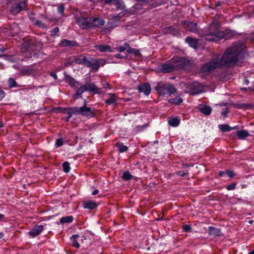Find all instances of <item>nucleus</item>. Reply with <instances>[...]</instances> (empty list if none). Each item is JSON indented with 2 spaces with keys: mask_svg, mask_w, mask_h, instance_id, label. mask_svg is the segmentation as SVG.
I'll return each instance as SVG.
<instances>
[{
  "mask_svg": "<svg viewBox=\"0 0 254 254\" xmlns=\"http://www.w3.org/2000/svg\"><path fill=\"white\" fill-rule=\"evenodd\" d=\"M138 91L143 93L145 95H148L151 92V87L149 83L140 84L137 86Z\"/></svg>",
  "mask_w": 254,
  "mask_h": 254,
  "instance_id": "2eb2a0df",
  "label": "nucleus"
},
{
  "mask_svg": "<svg viewBox=\"0 0 254 254\" xmlns=\"http://www.w3.org/2000/svg\"><path fill=\"white\" fill-rule=\"evenodd\" d=\"M41 48V45L38 42H34L30 44V49L33 51L36 50L37 48Z\"/></svg>",
  "mask_w": 254,
  "mask_h": 254,
  "instance_id": "79ce46f5",
  "label": "nucleus"
},
{
  "mask_svg": "<svg viewBox=\"0 0 254 254\" xmlns=\"http://www.w3.org/2000/svg\"><path fill=\"white\" fill-rule=\"evenodd\" d=\"M84 105L81 107H69L71 113V116L73 115H80L82 116L86 117L88 118L94 117L96 115L95 113L91 110V108L86 106V101L85 100L84 101Z\"/></svg>",
  "mask_w": 254,
  "mask_h": 254,
  "instance_id": "39448f33",
  "label": "nucleus"
},
{
  "mask_svg": "<svg viewBox=\"0 0 254 254\" xmlns=\"http://www.w3.org/2000/svg\"><path fill=\"white\" fill-rule=\"evenodd\" d=\"M220 67L221 66L218 61V59L214 58L209 61L208 62L202 64L199 68V71L201 73L208 74Z\"/></svg>",
  "mask_w": 254,
  "mask_h": 254,
  "instance_id": "0eeeda50",
  "label": "nucleus"
},
{
  "mask_svg": "<svg viewBox=\"0 0 254 254\" xmlns=\"http://www.w3.org/2000/svg\"><path fill=\"white\" fill-rule=\"evenodd\" d=\"M5 95L6 94L4 91L0 88V101L5 97Z\"/></svg>",
  "mask_w": 254,
  "mask_h": 254,
  "instance_id": "3c124183",
  "label": "nucleus"
},
{
  "mask_svg": "<svg viewBox=\"0 0 254 254\" xmlns=\"http://www.w3.org/2000/svg\"><path fill=\"white\" fill-rule=\"evenodd\" d=\"M8 86L10 88L18 87V84L15 79L12 77L9 78L8 80Z\"/></svg>",
  "mask_w": 254,
  "mask_h": 254,
  "instance_id": "ea45409f",
  "label": "nucleus"
},
{
  "mask_svg": "<svg viewBox=\"0 0 254 254\" xmlns=\"http://www.w3.org/2000/svg\"><path fill=\"white\" fill-rule=\"evenodd\" d=\"M115 57L119 59H122L126 58L127 57V55L124 56L121 54H117L115 55Z\"/></svg>",
  "mask_w": 254,
  "mask_h": 254,
  "instance_id": "5fc2aeb1",
  "label": "nucleus"
},
{
  "mask_svg": "<svg viewBox=\"0 0 254 254\" xmlns=\"http://www.w3.org/2000/svg\"><path fill=\"white\" fill-rule=\"evenodd\" d=\"M222 3H223V1H216L214 4V5L215 6V9L217 10V7L220 6Z\"/></svg>",
  "mask_w": 254,
  "mask_h": 254,
  "instance_id": "6e6d98bb",
  "label": "nucleus"
},
{
  "mask_svg": "<svg viewBox=\"0 0 254 254\" xmlns=\"http://www.w3.org/2000/svg\"><path fill=\"white\" fill-rule=\"evenodd\" d=\"M189 93L192 95L198 94L202 92V86L198 83L193 82L190 85L189 88Z\"/></svg>",
  "mask_w": 254,
  "mask_h": 254,
  "instance_id": "f8f14e48",
  "label": "nucleus"
},
{
  "mask_svg": "<svg viewBox=\"0 0 254 254\" xmlns=\"http://www.w3.org/2000/svg\"><path fill=\"white\" fill-rule=\"evenodd\" d=\"M155 90L160 94L163 95H170L177 91V89L173 85L168 83H164L163 82L158 83L157 85L155 87Z\"/></svg>",
  "mask_w": 254,
  "mask_h": 254,
  "instance_id": "6e6552de",
  "label": "nucleus"
},
{
  "mask_svg": "<svg viewBox=\"0 0 254 254\" xmlns=\"http://www.w3.org/2000/svg\"><path fill=\"white\" fill-rule=\"evenodd\" d=\"M180 124V120L177 118H172L168 121V124L173 127H177Z\"/></svg>",
  "mask_w": 254,
  "mask_h": 254,
  "instance_id": "c756f323",
  "label": "nucleus"
},
{
  "mask_svg": "<svg viewBox=\"0 0 254 254\" xmlns=\"http://www.w3.org/2000/svg\"><path fill=\"white\" fill-rule=\"evenodd\" d=\"M208 233L209 235L213 236H221L222 235L220 229L211 226L208 227Z\"/></svg>",
  "mask_w": 254,
  "mask_h": 254,
  "instance_id": "412c9836",
  "label": "nucleus"
},
{
  "mask_svg": "<svg viewBox=\"0 0 254 254\" xmlns=\"http://www.w3.org/2000/svg\"><path fill=\"white\" fill-rule=\"evenodd\" d=\"M235 107L237 109H250L254 107V105L251 104L242 103L235 105Z\"/></svg>",
  "mask_w": 254,
  "mask_h": 254,
  "instance_id": "7c9ffc66",
  "label": "nucleus"
},
{
  "mask_svg": "<svg viewBox=\"0 0 254 254\" xmlns=\"http://www.w3.org/2000/svg\"><path fill=\"white\" fill-rule=\"evenodd\" d=\"M105 4H109L111 2H113L114 0H102Z\"/></svg>",
  "mask_w": 254,
  "mask_h": 254,
  "instance_id": "338daca9",
  "label": "nucleus"
},
{
  "mask_svg": "<svg viewBox=\"0 0 254 254\" xmlns=\"http://www.w3.org/2000/svg\"><path fill=\"white\" fill-rule=\"evenodd\" d=\"M78 45L77 43L75 41L68 40L66 39H63L59 44L60 47H74Z\"/></svg>",
  "mask_w": 254,
  "mask_h": 254,
  "instance_id": "dca6fc26",
  "label": "nucleus"
},
{
  "mask_svg": "<svg viewBox=\"0 0 254 254\" xmlns=\"http://www.w3.org/2000/svg\"><path fill=\"white\" fill-rule=\"evenodd\" d=\"M113 4L116 5L118 9H124L125 8L124 3L122 0H114L113 1Z\"/></svg>",
  "mask_w": 254,
  "mask_h": 254,
  "instance_id": "c9c22d12",
  "label": "nucleus"
},
{
  "mask_svg": "<svg viewBox=\"0 0 254 254\" xmlns=\"http://www.w3.org/2000/svg\"><path fill=\"white\" fill-rule=\"evenodd\" d=\"M128 47H129V44L125 42L124 43V45L121 46L116 47L115 48V49L120 52H123L125 50L127 51V49Z\"/></svg>",
  "mask_w": 254,
  "mask_h": 254,
  "instance_id": "58836bf2",
  "label": "nucleus"
},
{
  "mask_svg": "<svg viewBox=\"0 0 254 254\" xmlns=\"http://www.w3.org/2000/svg\"><path fill=\"white\" fill-rule=\"evenodd\" d=\"M226 175L230 178H233L234 177V173L232 171L227 170V171H226Z\"/></svg>",
  "mask_w": 254,
  "mask_h": 254,
  "instance_id": "603ef678",
  "label": "nucleus"
},
{
  "mask_svg": "<svg viewBox=\"0 0 254 254\" xmlns=\"http://www.w3.org/2000/svg\"><path fill=\"white\" fill-rule=\"evenodd\" d=\"M99 21L98 25H92L91 22L88 21L87 18L82 16L76 18L75 22L83 29H86L89 28L101 27L105 25V22L103 19H100L98 17H94L92 19L93 22Z\"/></svg>",
  "mask_w": 254,
  "mask_h": 254,
  "instance_id": "20e7f679",
  "label": "nucleus"
},
{
  "mask_svg": "<svg viewBox=\"0 0 254 254\" xmlns=\"http://www.w3.org/2000/svg\"><path fill=\"white\" fill-rule=\"evenodd\" d=\"M105 102L108 105L116 104L117 102L116 95L115 94H109V98L105 100Z\"/></svg>",
  "mask_w": 254,
  "mask_h": 254,
  "instance_id": "cd10ccee",
  "label": "nucleus"
},
{
  "mask_svg": "<svg viewBox=\"0 0 254 254\" xmlns=\"http://www.w3.org/2000/svg\"><path fill=\"white\" fill-rule=\"evenodd\" d=\"M63 171L64 172L67 173L69 172L70 168L69 166V163L66 161L63 163L62 165Z\"/></svg>",
  "mask_w": 254,
  "mask_h": 254,
  "instance_id": "a19ab883",
  "label": "nucleus"
},
{
  "mask_svg": "<svg viewBox=\"0 0 254 254\" xmlns=\"http://www.w3.org/2000/svg\"><path fill=\"white\" fill-rule=\"evenodd\" d=\"M88 60L89 58L88 59L84 56L81 55L75 58L74 62L77 64L84 65L86 66Z\"/></svg>",
  "mask_w": 254,
  "mask_h": 254,
  "instance_id": "aec40b11",
  "label": "nucleus"
},
{
  "mask_svg": "<svg viewBox=\"0 0 254 254\" xmlns=\"http://www.w3.org/2000/svg\"><path fill=\"white\" fill-rule=\"evenodd\" d=\"M26 6V2L25 1H20L18 3L13 5L10 9V13L12 14L16 15L22 10L25 9Z\"/></svg>",
  "mask_w": 254,
  "mask_h": 254,
  "instance_id": "9d476101",
  "label": "nucleus"
},
{
  "mask_svg": "<svg viewBox=\"0 0 254 254\" xmlns=\"http://www.w3.org/2000/svg\"><path fill=\"white\" fill-rule=\"evenodd\" d=\"M185 25L186 29L190 32L197 34L198 33V29L197 27V23L193 22H186Z\"/></svg>",
  "mask_w": 254,
  "mask_h": 254,
  "instance_id": "f3484780",
  "label": "nucleus"
},
{
  "mask_svg": "<svg viewBox=\"0 0 254 254\" xmlns=\"http://www.w3.org/2000/svg\"><path fill=\"white\" fill-rule=\"evenodd\" d=\"M71 118V116L69 115V116H67V117H65L64 118V121L66 122H68L69 120V119Z\"/></svg>",
  "mask_w": 254,
  "mask_h": 254,
  "instance_id": "774afa93",
  "label": "nucleus"
},
{
  "mask_svg": "<svg viewBox=\"0 0 254 254\" xmlns=\"http://www.w3.org/2000/svg\"><path fill=\"white\" fill-rule=\"evenodd\" d=\"M64 144V140L63 138H59L56 140L55 145L57 147L62 146Z\"/></svg>",
  "mask_w": 254,
  "mask_h": 254,
  "instance_id": "c03bdc74",
  "label": "nucleus"
},
{
  "mask_svg": "<svg viewBox=\"0 0 254 254\" xmlns=\"http://www.w3.org/2000/svg\"><path fill=\"white\" fill-rule=\"evenodd\" d=\"M170 62L174 64L175 70H188L191 66L190 61L183 57H174L171 59Z\"/></svg>",
  "mask_w": 254,
  "mask_h": 254,
  "instance_id": "423d86ee",
  "label": "nucleus"
},
{
  "mask_svg": "<svg viewBox=\"0 0 254 254\" xmlns=\"http://www.w3.org/2000/svg\"><path fill=\"white\" fill-rule=\"evenodd\" d=\"M226 174V171L225 172L219 171V173H218V175H219V176L220 177H222L223 176H224Z\"/></svg>",
  "mask_w": 254,
  "mask_h": 254,
  "instance_id": "680f3d73",
  "label": "nucleus"
},
{
  "mask_svg": "<svg viewBox=\"0 0 254 254\" xmlns=\"http://www.w3.org/2000/svg\"><path fill=\"white\" fill-rule=\"evenodd\" d=\"M188 173L185 172L183 171H179L177 172V175L181 177H185Z\"/></svg>",
  "mask_w": 254,
  "mask_h": 254,
  "instance_id": "864d4df0",
  "label": "nucleus"
},
{
  "mask_svg": "<svg viewBox=\"0 0 254 254\" xmlns=\"http://www.w3.org/2000/svg\"><path fill=\"white\" fill-rule=\"evenodd\" d=\"M160 69L163 73H168L175 70L174 64H163L160 65Z\"/></svg>",
  "mask_w": 254,
  "mask_h": 254,
  "instance_id": "a211bd4d",
  "label": "nucleus"
},
{
  "mask_svg": "<svg viewBox=\"0 0 254 254\" xmlns=\"http://www.w3.org/2000/svg\"><path fill=\"white\" fill-rule=\"evenodd\" d=\"M44 229L42 225H36L34 227L28 232V235L32 238L38 236Z\"/></svg>",
  "mask_w": 254,
  "mask_h": 254,
  "instance_id": "4468645a",
  "label": "nucleus"
},
{
  "mask_svg": "<svg viewBox=\"0 0 254 254\" xmlns=\"http://www.w3.org/2000/svg\"><path fill=\"white\" fill-rule=\"evenodd\" d=\"M185 41L189 44V45L193 48H197L198 46V40L195 38H193L190 37H187Z\"/></svg>",
  "mask_w": 254,
  "mask_h": 254,
  "instance_id": "5701e85b",
  "label": "nucleus"
},
{
  "mask_svg": "<svg viewBox=\"0 0 254 254\" xmlns=\"http://www.w3.org/2000/svg\"><path fill=\"white\" fill-rule=\"evenodd\" d=\"M236 134L239 139L241 140L245 139L247 137L251 136V134L248 131L245 130H240L236 132Z\"/></svg>",
  "mask_w": 254,
  "mask_h": 254,
  "instance_id": "a878e982",
  "label": "nucleus"
},
{
  "mask_svg": "<svg viewBox=\"0 0 254 254\" xmlns=\"http://www.w3.org/2000/svg\"><path fill=\"white\" fill-rule=\"evenodd\" d=\"M236 186V183H233L227 186L226 189L228 190H233L235 189Z\"/></svg>",
  "mask_w": 254,
  "mask_h": 254,
  "instance_id": "8fccbe9b",
  "label": "nucleus"
},
{
  "mask_svg": "<svg viewBox=\"0 0 254 254\" xmlns=\"http://www.w3.org/2000/svg\"><path fill=\"white\" fill-rule=\"evenodd\" d=\"M243 83L245 85H248L250 83V81L247 78L245 77L243 79Z\"/></svg>",
  "mask_w": 254,
  "mask_h": 254,
  "instance_id": "4d7b16f0",
  "label": "nucleus"
},
{
  "mask_svg": "<svg viewBox=\"0 0 254 254\" xmlns=\"http://www.w3.org/2000/svg\"><path fill=\"white\" fill-rule=\"evenodd\" d=\"M162 32L165 34H172L175 36H180L181 34L178 27L175 26H166L163 28Z\"/></svg>",
  "mask_w": 254,
  "mask_h": 254,
  "instance_id": "9b49d317",
  "label": "nucleus"
},
{
  "mask_svg": "<svg viewBox=\"0 0 254 254\" xmlns=\"http://www.w3.org/2000/svg\"><path fill=\"white\" fill-rule=\"evenodd\" d=\"M122 177L124 180L129 181L132 179L133 176L129 171H126L123 173Z\"/></svg>",
  "mask_w": 254,
  "mask_h": 254,
  "instance_id": "e433bc0d",
  "label": "nucleus"
},
{
  "mask_svg": "<svg viewBox=\"0 0 254 254\" xmlns=\"http://www.w3.org/2000/svg\"><path fill=\"white\" fill-rule=\"evenodd\" d=\"M73 217L72 216H66L61 218L59 222H57L58 225L64 223H70L73 221Z\"/></svg>",
  "mask_w": 254,
  "mask_h": 254,
  "instance_id": "bb28decb",
  "label": "nucleus"
},
{
  "mask_svg": "<svg viewBox=\"0 0 254 254\" xmlns=\"http://www.w3.org/2000/svg\"><path fill=\"white\" fill-rule=\"evenodd\" d=\"M67 109V108L58 107L56 109V110H58V111L57 112V113L60 112L61 113L64 114L66 112Z\"/></svg>",
  "mask_w": 254,
  "mask_h": 254,
  "instance_id": "09e8293b",
  "label": "nucleus"
},
{
  "mask_svg": "<svg viewBox=\"0 0 254 254\" xmlns=\"http://www.w3.org/2000/svg\"><path fill=\"white\" fill-rule=\"evenodd\" d=\"M116 147L118 148L120 152H124L127 151L128 149L127 146L124 145L123 143L118 142L116 144Z\"/></svg>",
  "mask_w": 254,
  "mask_h": 254,
  "instance_id": "f704fd0d",
  "label": "nucleus"
},
{
  "mask_svg": "<svg viewBox=\"0 0 254 254\" xmlns=\"http://www.w3.org/2000/svg\"><path fill=\"white\" fill-rule=\"evenodd\" d=\"M105 64L104 60L102 59L96 60L94 58H89L87 63L86 66L91 68L92 71H97L100 65Z\"/></svg>",
  "mask_w": 254,
  "mask_h": 254,
  "instance_id": "1a4fd4ad",
  "label": "nucleus"
},
{
  "mask_svg": "<svg viewBox=\"0 0 254 254\" xmlns=\"http://www.w3.org/2000/svg\"><path fill=\"white\" fill-rule=\"evenodd\" d=\"M127 52L129 54H133L136 56H139L140 55V53L139 50L132 48L130 47L129 45L127 49Z\"/></svg>",
  "mask_w": 254,
  "mask_h": 254,
  "instance_id": "72a5a7b5",
  "label": "nucleus"
},
{
  "mask_svg": "<svg viewBox=\"0 0 254 254\" xmlns=\"http://www.w3.org/2000/svg\"><path fill=\"white\" fill-rule=\"evenodd\" d=\"M64 114H66V115H67V116L70 115L71 117H72L71 113V111L70 110V108L69 107L67 108V110L66 111V112H65V113Z\"/></svg>",
  "mask_w": 254,
  "mask_h": 254,
  "instance_id": "e2e57ef3",
  "label": "nucleus"
},
{
  "mask_svg": "<svg viewBox=\"0 0 254 254\" xmlns=\"http://www.w3.org/2000/svg\"><path fill=\"white\" fill-rule=\"evenodd\" d=\"M103 86L104 88L105 89L110 88V87H109L110 85L108 83H105L103 84Z\"/></svg>",
  "mask_w": 254,
  "mask_h": 254,
  "instance_id": "0e129e2a",
  "label": "nucleus"
},
{
  "mask_svg": "<svg viewBox=\"0 0 254 254\" xmlns=\"http://www.w3.org/2000/svg\"><path fill=\"white\" fill-rule=\"evenodd\" d=\"M35 25H37L40 28H47L46 25L43 23L42 21L38 20L35 22Z\"/></svg>",
  "mask_w": 254,
  "mask_h": 254,
  "instance_id": "a18cd8bd",
  "label": "nucleus"
},
{
  "mask_svg": "<svg viewBox=\"0 0 254 254\" xmlns=\"http://www.w3.org/2000/svg\"><path fill=\"white\" fill-rule=\"evenodd\" d=\"M86 91L94 94H101L104 93L102 89L98 88L94 83L87 82L84 85H81L77 88L73 95L74 99L82 98V93Z\"/></svg>",
  "mask_w": 254,
  "mask_h": 254,
  "instance_id": "7ed1b4c3",
  "label": "nucleus"
},
{
  "mask_svg": "<svg viewBox=\"0 0 254 254\" xmlns=\"http://www.w3.org/2000/svg\"><path fill=\"white\" fill-rule=\"evenodd\" d=\"M17 70L19 71L20 73L23 76H30L35 73V69L31 66H25L21 68H18Z\"/></svg>",
  "mask_w": 254,
  "mask_h": 254,
  "instance_id": "ddd939ff",
  "label": "nucleus"
},
{
  "mask_svg": "<svg viewBox=\"0 0 254 254\" xmlns=\"http://www.w3.org/2000/svg\"><path fill=\"white\" fill-rule=\"evenodd\" d=\"M113 18L115 20L118 21V22L120 21V18L119 17V15H115L113 16Z\"/></svg>",
  "mask_w": 254,
  "mask_h": 254,
  "instance_id": "052dcab7",
  "label": "nucleus"
},
{
  "mask_svg": "<svg viewBox=\"0 0 254 254\" xmlns=\"http://www.w3.org/2000/svg\"><path fill=\"white\" fill-rule=\"evenodd\" d=\"M65 8L63 5H60L58 7V11L62 15L64 16Z\"/></svg>",
  "mask_w": 254,
  "mask_h": 254,
  "instance_id": "49530a36",
  "label": "nucleus"
},
{
  "mask_svg": "<svg viewBox=\"0 0 254 254\" xmlns=\"http://www.w3.org/2000/svg\"><path fill=\"white\" fill-rule=\"evenodd\" d=\"M95 48L99 50L101 52H112L113 51L112 50L111 47L109 45H98L95 46Z\"/></svg>",
  "mask_w": 254,
  "mask_h": 254,
  "instance_id": "b1692460",
  "label": "nucleus"
},
{
  "mask_svg": "<svg viewBox=\"0 0 254 254\" xmlns=\"http://www.w3.org/2000/svg\"><path fill=\"white\" fill-rule=\"evenodd\" d=\"M99 193V190L98 189H95L92 192V194L93 195H95Z\"/></svg>",
  "mask_w": 254,
  "mask_h": 254,
  "instance_id": "69168bd1",
  "label": "nucleus"
},
{
  "mask_svg": "<svg viewBox=\"0 0 254 254\" xmlns=\"http://www.w3.org/2000/svg\"><path fill=\"white\" fill-rule=\"evenodd\" d=\"M59 28L58 27H54L51 31L50 35L52 37H55L56 34L59 32Z\"/></svg>",
  "mask_w": 254,
  "mask_h": 254,
  "instance_id": "37998d69",
  "label": "nucleus"
},
{
  "mask_svg": "<svg viewBox=\"0 0 254 254\" xmlns=\"http://www.w3.org/2000/svg\"><path fill=\"white\" fill-rule=\"evenodd\" d=\"M79 237L77 234L72 235L70 238V240L72 241V246L76 248H80V244L76 240V238Z\"/></svg>",
  "mask_w": 254,
  "mask_h": 254,
  "instance_id": "2f4dec72",
  "label": "nucleus"
},
{
  "mask_svg": "<svg viewBox=\"0 0 254 254\" xmlns=\"http://www.w3.org/2000/svg\"><path fill=\"white\" fill-rule=\"evenodd\" d=\"M220 131L222 132H228L232 130L231 127L228 124H220L218 126Z\"/></svg>",
  "mask_w": 254,
  "mask_h": 254,
  "instance_id": "473e14b6",
  "label": "nucleus"
},
{
  "mask_svg": "<svg viewBox=\"0 0 254 254\" xmlns=\"http://www.w3.org/2000/svg\"><path fill=\"white\" fill-rule=\"evenodd\" d=\"M228 114V109L226 108L225 110L222 111L221 114L224 117H227Z\"/></svg>",
  "mask_w": 254,
  "mask_h": 254,
  "instance_id": "bf43d9fd",
  "label": "nucleus"
},
{
  "mask_svg": "<svg viewBox=\"0 0 254 254\" xmlns=\"http://www.w3.org/2000/svg\"><path fill=\"white\" fill-rule=\"evenodd\" d=\"M199 111L205 116L210 115L212 112V108L208 105H204L199 109Z\"/></svg>",
  "mask_w": 254,
  "mask_h": 254,
  "instance_id": "393cba45",
  "label": "nucleus"
},
{
  "mask_svg": "<svg viewBox=\"0 0 254 254\" xmlns=\"http://www.w3.org/2000/svg\"><path fill=\"white\" fill-rule=\"evenodd\" d=\"M50 75L53 77L55 80H57L58 79V76L57 75V74L55 72H51L50 74Z\"/></svg>",
  "mask_w": 254,
  "mask_h": 254,
  "instance_id": "13d9d810",
  "label": "nucleus"
},
{
  "mask_svg": "<svg viewBox=\"0 0 254 254\" xmlns=\"http://www.w3.org/2000/svg\"><path fill=\"white\" fill-rule=\"evenodd\" d=\"M243 44L240 43L237 45L229 47L223 53L218 61L221 66L232 67L237 62L241 53V48Z\"/></svg>",
  "mask_w": 254,
  "mask_h": 254,
  "instance_id": "f03ea898",
  "label": "nucleus"
},
{
  "mask_svg": "<svg viewBox=\"0 0 254 254\" xmlns=\"http://www.w3.org/2000/svg\"><path fill=\"white\" fill-rule=\"evenodd\" d=\"M183 101V99L180 96H178L175 98H172L168 100V102L172 104L179 105Z\"/></svg>",
  "mask_w": 254,
  "mask_h": 254,
  "instance_id": "c85d7f7f",
  "label": "nucleus"
},
{
  "mask_svg": "<svg viewBox=\"0 0 254 254\" xmlns=\"http://www.w3.org/2000/svg\"><path fill=\"white\" fill-rule=\"evenodd\" d=\"M64 80L65 82L68 83L72 87L76 86V84L78 85V82L75 80L74 78L72 77L71 76L67 75L65 72H64Z\"/></svg>",
  "mask_w": 254,
  "mask_h": 254,
  "instance_id": "4be33fe9",
  "label": "nucleus"
},
{
  "mask_svg": "<svg viewBox=\"0 0 254 254\" xmlns=\"http://www.w3.org/2000/svg\"><path fill=\"white\" fill-rule=\"evenodd\" d=\"M220 15L216 14L207 28L200 34V36L209 41H217L224 38H228L235 35V32L226 29L224 31H219L220 24L218 21Z\"/></svg>",
  "mask_w": 254,
  "mask_h": 254,
  "instance_id": "f257e3e1",
  "label": "nucleus"
},
{
  "mask_svg": "<svg viewBox=\"0 0 254 254\" xmlns=\"http://www.w3.org/2000/svg\"><path fill=\"white\" fill-rule=\"evenodd\" d=\"M82 206L85 209L93 210L98 206V204L93 200H88L83 202Z\"/></svg>",
  "mask_w": 254,
  "mask_h": 254,
  "instance_id": "6ab92c4d",
  "label": "nucleus"
},
{
  "mask_svg": "<svg viewBox=\"0 0 254 254\" xmlns=\"http://www.w3.org/2000/svg\"><path fill=\"white\" fill-rule=\"evenodd\" d=\"M183 229L185 232H189L191 231V227L190 225H185L183 226Z\"/></svg>",
  "mask_w": 254,
  "mask_h": 254,
  "instance_id": "de8ad7c7",
  "label": "nucleus"
},
{
  "mask_svg": "<svg viewBox=\"0 0 254 254\" xmlns=\"http://www.w3.org/2000/svg\"><path fill=\"white\" fill-rule=\"evenodd\" d=\"M24 57L21 59L22 61H27L28 60L32 58L33 57H37L36 53H27L25 54V55L23 56Z\"/></svg>",
  "mask_w": 254,
  "mask_h": 254,
  "instance_id": "4c0bfd02",
  "label": "nucleus"
}]
</instances>
